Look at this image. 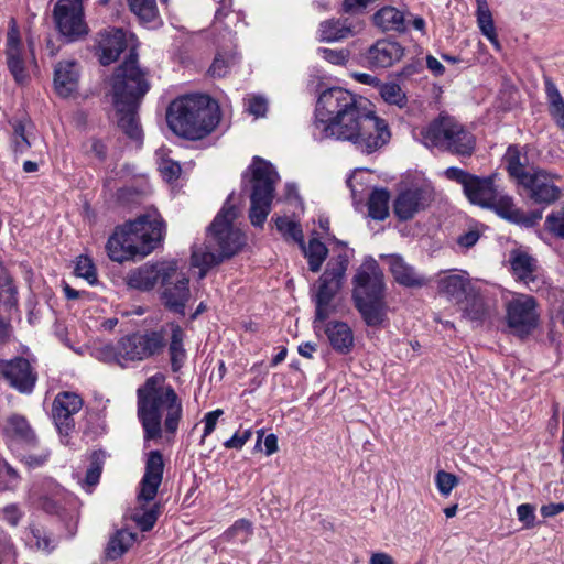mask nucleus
<instances>
[{"mask_svg":"<svg viewBox=\"0 0 564 564\" xmlns=\"http://www.w3.org/2000/svg\"><path fill=\"white\" fill-rule=\"evenodd\" d=\"M373 23L382 31H405L403 13L393 7H384L377 11Z\"/></svg>","mask_w":564,"mask_h":564,"instance_id":"36","label":"nucleus"},{"mask_svg":"<svg viewBox=\"0 0 564 564\" xmlns=\"http://www.w3.org/2000/svg\"><path fill=\"white\" fill-rule=\"evenodd\" d=\"M325 334L334 350L348 354L354 346L351 328L344 322H329L325 327Z\"/></svg>","mask_w":564,"mask_h":564,"instance_id":"29","label":"nucleus"},{"mask_svg":"<svg viewBox=\"0 0 564 564\" xmlns=\"http://www.w3.org/2000/svg\"><path fill=\"white\" fill-rule=\"evenodd\" d=\"M232 64V57L225 58L223 55L218 54L215 56L213 64L209 67V74L213 77H224L228 73L230 66Z\"/></svg>","mask_w":564,"mask_h":564,"instance_id":"57","label":"nucleus"},{"mask_svg":"<svg viewBox=\"0 0 564 564\" xmlns=\"http://www.w3.org/2000/svg\"><path fill=\"white\" fill-rule=\"evenodd\" d=\"M315 302V321L314 324L317 322H325L334 312L335 307L332 305V301L323 300L318 297H314ZM317 325H315V328Z\"/></svg>","mask_w":564,"mask_h":564,"instance_id":"56","label":"nucleus"},{"mask_svg":"<svg viewBox=\"0 0 564 564\" xmlns=\"http://www.w3.org/2000/svg\"><path fill=\"white\" fill-rule=\"evenodd\" d=\"M184 329L178 324H172L169 343L166 345L171 370L174 373L181 371L187 359V351L184 346Z\"/></svg>","mask_w":564,"mask_h":564,"instance_id":"27","label":"nucleus"},{"mask_svg":"<svg viewBox=\"0 0 564 564\" xmlns=\"http://www.w3.org/2000/svg\"><path fill=\"white\" fill-rule=\"evenodd\" d=\"M517 516L521 522H525L527 525L532 527L534 524V507L530 503H523L518 506Z\"/></svg>","mask_w":564,"mask_h":564,"instance_id":"62","label":"nucleus"},{"mask_svg":"<svg viewBox=\"0 0 564 564\" xmlns=\"http://www.w3.org/2000/svg\"><path fill=\"white\" fill-rule=\"evenodd\" d=\"M384 259L394 280L405 288H421L425 284V279L420 275L415 269L408 264L399 254H389Z\"/></svg>","mask_w":564,"mask_h":564,"instance_id":"25","label":"nucleus"},{"mask_svg":"<svg viewBox=\"0 0 564 564\" xmlns=\"http://www.w3.org/2000/svg\"><path fill=\"white\" fill-rule=\"evenodd\" d=\"M276 229L285 238H290L299 245H303L304 235L300 224L289 220L286 217H278L275 219Z\"/></svg>","mask_w":564,"mask_h":564,"instance_id":"46","label":"nucleus"},{"mask_svg":"<svg viewBox=\"0 0 564 564\" xmlns=\"http://www.w3.org/2000/svg\"><path fill=\"white\" fill-rule=\"evenodd\" d=\"M6 55L8 68L14 77V80L22 84L26 79L28 73L24 67V62L21 58L20 32L14 20H11L7 33Z\"/></svg>","mask_w":564,"mask_h":564,"instance_id":"22","label":"nucleus"},{"mask_svg":"<svg viewBox=\"0 0 564 564\" xmlns=\"http://www.w3.org/2000/svg\"><path fill=\"white\" fill-rule=\"evenodd\" d=\"M477 23L481 33L497 47L500 48V43L497 39L496 28L492 14L488 8L486 0H477Z\"/></svg>","mask_w":564,"mask_h":564,"instance_id":"42","label":"nucleus"},{"mask_svg":"<svg viewBox=\"0 0 564 564\" xmlns=\"http://www.w3.org/2000/svg\"><path fill=\"white\" fill-rule=\"evenodd\" d=\"M444 175L447 180L463 186L464 194L471 204L487 207L497 193L494 175L479 177L455 166L446 169Z\"/></svg>","mask_w":564,"mask_h":564,"instance_id":"9","label":"nucleus"},{"mask_svg":"<svg viewBox=\"0 0 564 564\" xmlns=\"http://www.w3.org/2000/svg\"><path fill=\"white\" fill-rule=\"evenodd\" d=\"M140 106H127L121 109L116 107L118 118V127L130 139L140 141L142 139V129L139 123L138 111Z\"/></svg>","mask_w":564,"mask_h":564,"instance_id":"34","label":"nucleus"},{"mask_svg":"<svg viewBox=\"0 0 564 564\" xmlns=\"http://www.w3.org/2000/svg\"><path fill=\"white\" fill-rule=\"evenodd\" d=\"M102 470V462L97 453L93 454L89 468L86 471L85 482L88 486H95L99 482Z\"/></svg>","mask_w":564,"mask_h":564,"instance_id":"55","label":"nucleus"},{"mask_svg":"<svg viewBox=\"0 0 564 564\" xmlns=\"http://www.w3.org/2000/svg\"><path fill=\"white\" fill-rule=\"evenodd\" d=\"M231 197L232 194L209 225L206 246L193 248L191 264L199 269V279H204L213 267L237 254L246 243L243 232L232 225L239 209L230 203Z\"/></svg>","mask_w":564,"mask_h":564,"instance_id":"3","label":"nucleus"},{"mask_svg":"<svg viewBox=\"0 0 564 564\" xmlns=\"http://www.w3.org/2000/svg\"><path fill=\"white\" fill-rule=\"evenodd\" d=\"M53 18L59 33L69 42L77 41L88 33L83 0H58L53 10Z\"/></svg>","mask_w":564,"mask_h":564,"instance_id":"11","label":"nucleus"},{"mask_svg":"<svg viewBox=\"0 0 564 564\" xmlns=\"http://www.w3.org/2000/svg\"><path fill=\"white\" fill-rule=\"evenodd\" d=\"M160 171L167 181H174L181 174V166L176 162L167 161L161 165Z\"/></svg>","mask_w":564,"mask_h":564,"instance_id":"63","label":"nucleus"},{"mask_svg":"<svg viewBox=\"0 0 564 564\" xmlns=\"http://www.w3.org/2000/svg\"><path fill=\"white\" fill-rule=\"evenodd\" d=\"M503 162L507 165L509 175L517 181L518 185L524 180V175H529L532 170L527 171L525 164L521 161V151L518 145H509Z\"/></svg>","mask_w":564,"mask_h":564,"instance_id":"40","label":"nucleus"},{"mask_svg":"<svg viewBox=\"0 0 564 564\" xmlns=\"http://www.w3.org/2000/svg\"><path fill=\"white\" fill-rule=\"evenodd\" d=\"M380 95L383 100L390 105H395L400 108L406 105V96L400 85L395 83H387L381 86Z\"/></svg>","mask_w":564,"mask_h":564,"instance_id":"47","label":"nucleus"},{"mask_svg":"<svg viewBox=\"0 0 564 564\" xmlns=\"http://www.w3.org/2000/svg\"><path fill=\"white\" fill-rule=\"evenodd\" d=\"M319 53L324 59L334 65H344L349 56L346 50L319 48Z\"/></svg>","mask_w":564,"mask_h":564,"instance_id":"58","label":"nucleus"},{"mask_svg":"<svg viewBox=\"0 0 564 564\" xmlns=\"http://www.w3.org/2000/svg\"><path fill=\"white\" fill-rule=\"evenodd\" d=\"M486 208L494 209L500 217L513 224H520L522 220L521 209L514 206L512 197L508 195H500L497 192L492 202Z\"/></svg>","mask_w":564,"mask_h":564,"instance_id":"38","label":"nucleus"},{"mask_svg":"<svg viewBox=\"0 0 564 564\" xmlns=\"http://www.w3.org/2000/svg\"><path fill=\"white\" fill-rule=\"evenodd\" d=\"M79 80L78 64L73 61L59 62L54 69V88L62 98L77 93Z\"/></svg>","mask_w":564,"mask_h":564,"instance_id":"24","label":"nucleus"},{"mask_svg":"<svg viewBox=\"0 0 564 564\" xmlns=\"http://www.w3.org/2000/svg\"><path fill=\"white\" fill-rule=\"evenodd\" d=\"M140 340L137 333L129 334L119 339V355L123 358L124 365L129 361H142Z\"/></svg>","mask_w":564,"mask_h":564,"instance_id":"44","label":"nucleus"},{"mask_svg":"<svg viewBox=\"0 0 564 564\" xmlns=\"http://www.w3.org/2000/svg\"><path fill=\"white\" fill-rule=\"evenodd\" d=\"M163 229L162 219L141 216L115 230L107 241V253L112 261L120 263L145 257L162 240Z\"/></svg>","mask_w":564,"mask_h":564,"instance_id":"5","label":"nucleus"},{"mask_svg":"<svg viewBox=\"0 0 564 564\" xmlns=\"http://www.w3.org/2000/svg\"><path fill=\"white\" fill-rule=\"evenodd\" d=\"M115 107L141 106L151 88L148 73L138 63V53L132 48L127 58L115 69L111 79Z\"/></svg>","mask_w":564,"mask_h":564,"instance_id":"8","label":"nucleus"},{"mask_svg":"<svg viewBox=\"0 0 564 564\" xmlns=\"http://www.w3.org/2000/svg\"><path fill=\"white\" fill-rule=\"evenodd\" d=\"M130 10L143 22H151L156 18L155 0H129Z\"/></svg>","mask_w":564,"mask_h":564,"instance_id":"45","label":"nucleus"},{"mask_svg":"<svg viewBox=\"0 0 564 564\" xmlns=\"http://www.w3.org/2000/svg\"><path fill=\"white\" fill-rule=\"evenodd\" d=\"M435 482L440 494L446 497L458 485V478L454 474L440 470L435 475Z\"/></svg>","mask_w":564,"mask_h":564,"instance_id":"53","label":"nucleus"},{"mask_svg":"<svg viewBox=\"0 0 564 564\" xmlns=\"http://www.w3.org/2000/svg\"><path fill=\"white\" fill-rule=\"evenodd\" d=\"M268 109V102L263 97L254 96L248 100V111L256 117H263Z\"/></svg>","mask_w":564,"mask_h":564,"instance_id":"61","label":"nucleus"},{"mask_svg":"<svg viewBox=\"0 0 564 564\" xmlns=\"http://www.w3.org/2000/svg\"><path fill=\"white\" fill-rule=\"evenodd\" d=\"M355 306L369 327H379L387 319L388 306L384 299L358 302Z\"/></svg>","mask_w":564,"mask_h":564,"instance_id":"30","label":"nucleus"},{"mask_svg":"<svg viewBox=\"0 0 564 564\" xmlns=\"http://www.w3.org/2000/svg\"><path fill=\"white\" fill-rule=\"evenodd\" d=\"M174 271L175 262L144 263L128 273L127 283L132 289L150 291L159 281L162 283L164 276H169Z\"/></svg>","mask_w":564,"mask_h":564,"instance_id":"20","label":"nucleus"},{"mask_svg":"<svg viewBox=\"0 0 564 564\" xmlns=\"http://www.w3.org/2000/svg\"><path fill=\"white\" fill-rule=\"evenodd\" d=\"M97 358L105 362H116L124 367L123 358L119 355V341L116 345L107 344L98 348Z\"/></svg>","mask_w":564,"mask_h":564,"instance_id":"54","label":"nucleus"},{"mask_svg":"<svg viewBox=\"0 0 564 564\" xmlns=\"http://www.w3.org/2000/svg\"><path fill=\"white\" fill-rule=\"evenodd\" d=\"M545 228L558 238H564V206L546 216Z\"/></svg>","mask_w":564,"mask_h":564,"instance_id":"50","label":"nucleus"},{"mask_svg":"<svg viewBox=\"0 0 564 564\" xmlns=\"http://www.w3.org/2000/svg\"><path fill=\"white\" fill-rule=\"evenodd\" d=\"M164 471L163 455L160 451L149 452L145 460V471L140 481L138 501L148 503L154 500L162 484Z\"/></svg>","mask_w":564,"mask_h":564,"instance_id":"19","label":"nucleus"},{"mask_svg":"<svg viewBox=\"0 0 564 564\" xmlns=\"http://www.w3.org/2000/svg\"><path fill=\"white\" fill-rule=\"evenodd\" d=\"M127 47L126 34L121 29H109L98 33L99 62L107 66L117 61Z\"/></svg>","mask_w":564,"mask_h":564,"instance_id":"23","label":"nucleus"},{"mask_svg":"<svg viewBox=\"0 0 564 564\" xmlns=\"http://www.w3.org/2000/svg\"><path fill=\"white\" fill-rule=\"evenodd\" d=\"M0 376L8 384L20 393L29 394L33 391L37 373L24 357L0 360Z\"/></svg>","mask_w":564,"mask_h":564,"instance_id":"15","label":"nucleus"},{"mask_svg":"<svg viewBox=\"0 0 564 564\" xmlns=\"http://www.w3.org/2000/svg\"><path fill=\"white\" fill-rule=\"evenodd\" d=\"M432 200L433 193L430 188L412 187L397 196L393 203V213L399 220L406 221L427 208Z\"/></svg>","mask_w":564,"mask_h":564,"instance_id":"18","label":"nucleus"},{"mask_svg":"<svg viewBox=\"0 0 564 564\" xmlns=\"http://www.w3.org/2000/svg\"><path fill=\"white\" fill-rule=\"evenodd\" d=\"M403 47L394 41L378 40L364 54V62L370 68H388L403 56Z\"/></svg>","mask_w":564,"mask_h":564,"instance_id":"21","label":"nucleus"},{"mask_svg":"<svg viewBox=\"0 0 564 564\" xmlns=\"http://www.w3.org/2000/svg\"><path fill=\"white\" fill-rule=\"evenodd\" d=\"M300 247L307 259L308 269L314 273L318 272L328 256L327 247L316 238L310 239L307 246L303 242Z\"/></svg>","mask_w":564,"mask_h":564,"instance_id":"39","label":"nucleus"},{"mask_svg":"<svg viewBox=\"0 0 564 564\" xmlns=\"http://www.w3.org/2000/svg\"><path fill=\"white\" fill-rule=\"evenodd\" d=\"M561 176L543 169H532L519 184L524 195L536 205L550 206L562 196V189L555 184Z\"/></svg>","mask_w":564,"mask_h":564,"instance_id":"10","label":"nucleus"},{"mask_svg":"<svg viewBox=\"0 0 564 564\" xmlns=\"http://www.w3.org/2000/svg\"><path fill=\"white\" fill-rule=\"evenodd\" d=\"M509 262L511 270L518 280L530 284L535 281V272L538 269V261L525 251L512 250L510 252Z\"/></svg>","mask_w":564,"mask_h":564,"instance_id":"28","label":"nucleus"},{"mask_svg":"<svg viewBox=\"0 0 564 564\" xmlns=\"http://www.w3.org/2000/svg\"><path fill=\"white\" fill-rule=\"evenodd\" d=\"M31 147L26 135L25 127L22 122L14 124V150L15 152L23 153Z\"/></svg>","mask_w":564,"mask_h":564,"instance_id":"60","label":"nucleus"},{"mask_svg":"<svg viewBox=\"0 0 564 564\" xmlns=\"http://www.w3.org/2000/svg\"><path fill=\"white\" fill-rule=\"evenodd\" d=\"M352 25L348 19H329L319 24V41L336 42L354 34Z\"/></svg>","mask_w":564,"mask_h":564,"instance_id":"32","label":"nucleus"},{"mask_svg":"<svg viewBox=\"0 0 564 564\" xmlns=\"http://www.w3.org/2000/svg\"><path fill=\"white\" fill-rule=\"evenodd\" d=\"M390 193L386 188H376L368 199V214L372 219L383 220L389 215Z\"/></svg>","mask_w":564,"mask_h":564,"instance_id":"41","label":"nucleus"},{"mask_svg":"<svg viewBox=\"0 0 564 564\" xmlns=\"http://www.w3.org/2000/svg\"><path fill=\"white\" fill-rule=\"evenodd\" d=\"M137 533L126 529L117 530L110 536L109 542L105 550L107 560H116L121 557L135 542Z\"/></svg>","mask_w":564,"mask_h":564,"instance_id":"35","label":"nucleus"},{"mask_svg":"<svg viewBox=\"0 0 564 564\" xmlns=\"http://www.w3.org/2000/svg\"><path fill=\"white\" fill-rule=\"evenodd\" d=\"M420 140L427 148L469 158L476 148V138L454 117L440 113L420 130Z\"/></svg>","mask_w":564,"mask_h":564,"instance_id":"6","label":"nucleus"},{"mask_svg":"<svg viewBox=\"0 0 564 564\" xmlns=\"http://www.w3.org/2000/svg\"><path fill=\"white\" fill-rule=\"evenodd\" d=\"M223 414V410L217 409L215 411L208 412L204 417V433L203 438L212 434L215 430L218 417Z\"/></svg>","mask_w":564,"mask_h":564,"instance_id":"64","label":"nucleus"},{"mask_svg":"<svg viewBox=\"0 0 564 564\" xmlns=\"http://www.w3.org/2000/svg\"><path fill=\"white\" fill-rule=\"evenodd\" d=\"M251 436L252 431L250 429L243 432L238 431L224 443V446L228 449H241Z\"/></svg>","mask_w":564,"mask_h":564,"instance_id":"59","label":"nucleus"},{"mask_svg":"<svg viewBox=\"0 0 564 564\" xmlns=\"http://www.w3.org/2000/svg\"><path fill=\"white\" fill-rule=\"evenodd\" d=\"M76 275L84 278L88 281L89 284H95L97 282V273L96 268L91 259L88 257L80 256L77 260L75 267Z\"/></svg>","mask_w":564,"mask_h":564,"instance_id":"52","label":"nucleus"},{"mask_svg":"<svg viewBox=\"0 0 564 564\" xmlns=\"http://www.w3.org/2000/svg\"><path fill=\"white\" fill-rule=\"evenodd\" d=\"M220 121L218 104L207 95L186 96L172 101L166 110L169 128L178 137L200 140Z\"/></svg>","mask_w":564,"mask_h":564,"instance_id":"4","label":"nucleus"},{"mask_svg":"<svg viewBox=\"0 0 564 564\" xmlns=\"http://www.w3.org/2000/svg\"><path fill=\"white\" fill-rule=\"evenodd\" d=\"M315 117L321 139L348 141L367 154L382 148L391 137L387 122L366 108L365 99L340 87L319 95Z\"/></svg>","mask_w":564,"mask_h":564,"instance_id":"1","label":"nucleus"},{"mask_svg":"<svg viewBox=\"0 0 564 564\" xmlns=\"http://www.w3.org/2000/svg\"><path fill=\"white\" fill-rule=\"evenodd\" d=\"M354 303L386 299L383 272L376 260L364 262L352 279Z\"/></svg>","mask_w":564,"mask_h":564,"instance_id":"12","label":"nucleus"},{"mask_svg":"<svg viewBox=\"0 0 564 564\" xmlns=\"http://www.w3.org/2000/svg\"><path fill=\"white\" fill-rule=\"evenodd\" d=\"M191 299L189 278L177 271L175 262V271L169 276H164L162 282V304L167 311L185 316V310Z\"/></svg>","mask_w":564,"mask_h":564,"instance_id":"13","label":"nucleus"},{"mask_svg":"<svg viewBox=\"0 0 564 564\" xmlns=\"http://www.w3.org/2000/svg\"><path fill=\"white\" fill-rule=\"evenodd\" d=\"M162 376H152L141 386L138 393V416L142 423L145 440L162 436V417L165 413L164 427L174 434L183 416L182 401L171 386H163Z\"/></svg>","mask_w":564,"mask_h":564,"instance_id":"2","label":"nucleus"},{"mask_svg":"<svg viewBox=\"0 0 564 564\" xmlns=\"http://www.w3.org/2000/svg\"><path fill=\"white\" fill-rule=\"evenodd\" d=\"M349 264V257L346 251L333 257L326 270L319 278V285L315 297L332 301L343 286V281Z\"/></svg>","mask_w":564,"mask_h":564,"instance_id":"16","label":"nucleus"},{"mask_svg":"<svg viewBox=\"0 0 564 564\" xmlns=\"http://www.w3.org/2000/svg\"><path fill=\"white\" fill-rule=\"evenodd\" d=\"M279 178L274 166L260 156H254L242 174V181L251 184L249 218L254 227H263L272 208Z\"/></svg>","mask_w":564,"mask_h":564,"instance_id":"7","label":"nucleus"},{"mask_svg":"<svg viewBox=\"0 0 564 564\" xmlns=\"http://www.w3.org/2000/svg\"><path fill=\"white\" fill-rule=\"evenodd\" d=\"M470 291L469 281L462 275L451 274L438 280V292L457 303L463 302Z\"/></svg>","mask_w":564,"mask_h":564,"instance_id":"31","label":"nucleus"},{"mask_svg":"<svg viewBox=\"0 0 564 564\" xmlns=\"http://www.w3.org/2000/svg\"><path fill=\"white\" fill-rule=\"evenodd\" d=\"M536 302L530 295H521L507 305V323L520 336L529 335L538 326Z\"/></svg>","mask_w":564,"mask_h":564,"instance_id":"14","label":"nucleus"},{"mask_svg":"<svg viewBox=\"0 0 564 564\" xmlns=\"http://www.w3.org/2000/svg\"><path fill=\"white\" fill-rule=\"evenodd\" d=\"M160 513V505L154 503L151 508L143 511L142 514L135 513L133 516L134 522L143 532L150 531L158 521Z\"/></svg>","mask_w":564,"mask_h":564,"instance_id":"49","label":"nucleus"},{"mask_svg":"<svg viewBox=\"0 0 564 564\" xmlns=\"http://www.w3.org/2000/svg\"><path fill=\"white\" fill-rule=\"evenodd\" d=\"M0 303L7 307L13 306L17 303V289L11 276L6 274L0 278Z\"/></svg>","mask_w":564,"mask_h":564,"instance_id":"51","label":"nucleus"},{"mask_svg":"<svg viewBox=\"0 0 564 564\" xmlns=\"http://www.w3.org/2000/svg\"><path fill=\"white\" fill-rule=\"evenodd\" d=\"M463 300L465 306L463 307L464 317L471 322L481 323L488 315V308L481 295L469 292Z\"/></svg>","mask_w":564,"mask_h":564,"instance_id":"43","label":"nucleus"},{"mask_svg":"<svg viewBox=\"0 0 564 564\" xmlns=\"http://www.w3.org/2000/svg\"><path fill=\"white\" fill-rule=\"evenodd\" d=\"M545 94L549 101V111L557 126L564 130V99L557 89L555 83L549 78H544Z\"/></svg>","mask_w":564,"mask_h":564,"instance_id":"37","label":"nucleus"},{"mask_svg":"<svg viewBox=\"0 0 564 564\" xmlns=\"http://www.w3.org/2000/svg\"><path fill=\"white\" fill-rule=\"evenodd\" d=\"M3 433L8 438L29 446L36 443V435L29 421L20 414H12L6 420Z\"/></svg>","mask_w":564,"mask_h":564,"instance_id":"26","label":"nucleus"},{"mask_svg":"<svg viewBox=\"0 0 564 564\" xmlns=\"http://www.w3.org/2000/svg\"><path fill=\"white\" fill-rule=\"evenodd\" d=\"M140 340V350L143 360L160 355L166 347V337L163 329L135 332Z\"/></svg>","mask_w":564,"mask_h":564,"instance_id":"33","label":"nucleus"},{"mask_svg":"<svg viewBox=\"0 0 564 564\" xmlns=\"http://www.w3.org/2000/svg\"><path fill=\"white\" fill-rule=\"evenodd\" d=\"M251 534L252 523L247 519H239L224 532L223 538L226 541L240 538L241 542H246Z\"/></svg>","mask_w":564,"mask_h":564,"instance_id":"48","label":"nucleus"},{"mask_svg":"<svg viewBox=\"0 0 564 564\" xmlns=\"http://www.w3.org/2000/svg\"><path fill=\"white\" fill-rule=\"evenodd\" d=\"M83 399L75 392H59L52 404V416L61 435H69L75 427L74 415L80 411Z\"/></svg>","mask_w":564,"mask_h":564,"instance_id":"17","label":"nucleus"}]
</instances>
